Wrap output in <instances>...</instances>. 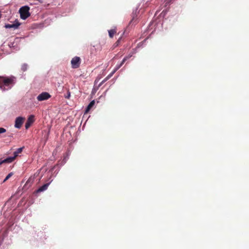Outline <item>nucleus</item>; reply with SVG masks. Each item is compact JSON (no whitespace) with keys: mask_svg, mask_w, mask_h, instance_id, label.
Listing matches in <instances>:
<instances>
[{"mask_svg":"<svg viewBox=\"0 0 249 249\" xmlns=\"http://www.w3.org/2000/svg\"><path fill=\"white\" fill-rule=\"evenodd\" d=\"M80 58L78 56L74 57L71 60V67L73 69L78 68L80 64Z\"/></svg>","mask_w":249,"mask_h":249,"instance_id":"20e7f679","label":"nucleus"},{"mask_svg":"<svg viewBox=\"0 0 249 249\" xmlns=\"http://www.w3.org/2000/svg\"><path fill=\"white\" fill-rule=\"evenodd\" d=\"M172 0H165V6H167L168 4H169L171 1H172Z\"/></svg>","mask_w":249,"mask_h":249,"instance_id":"aec40b11","label":"nucleus"},{"mask_svg":"<svg viewBox=\"0 0 249 249\" xmlns=\"http://www.w3.org/2000/svg\"><path fill=\"white\" fill-rule=\"evenodd\" d=\"M16 79L14 76L0 77V89L2 91L11 89L16 83Z\"/></svg>","mask_w":249,"mask_h":249,"instance_id":"f257e3e1","label":"nucleus"},{"mask_svg":"<svg viewBox=\"0 0 249 249\" xmlns=\"http://www.w3.org/2000/svg\"><path fill=\"white\" fill-rule=\"evenodd\" d=\"M116 33L115 29H111L108 30L109 36L110 37H113L114 34Z\"/></svg>","mask_w":249,"mask_h":249,"instance_id":"4468645a","label":"nucleus"},{"mask_svg":"<svg viewBox=\"0 0 249 249\" xmlns=\"http://www.w3.org/2000/svg\"><path fill=\"white\" fill-rule=\"evenodd\" d=\"M28 65L27 64H23L21 66V69L23 71H25L27 70Z\"/></svg>","mask_w":249,"mask_h":249,"instance_id":"dca6fc26","label":"nucleus"},{"mask_svg":"<svg viewBox=\"0 0 249 249\" xmlns=\"http://www.w3.org/2000/svg\"><path fill=\"white\" fill-rule=\"evenodd\" d=\"M107 79H108L107 78V77L104 80H103L101 83L99 84V87L101 86L102 85V84H103Z\"/></svg>","mask_w":249,"mask_h":249,"instance_id":"4be33fe9","label":"nucleus"},{"mask_svg":"<svg viewBox=\"0 0 249 249\" xmlns=\"http://www.w3.org/2000/svg\"><path fill=\"white\" fill-rule=\"evenodd\" d=\"M51 97V95L49 93L43 92L39 94L37 96V99L38 101H42L46 100Z\"/></svg>","mask_w":249,"mask_h":249,"instance_id":"423d86ee","label":"nucleus"},{"mask_svg":"<svg viewBox=\"0 0 249 249\" xmlns=\"http://www.w3.org/2000/svg\"><path fill=\"white\" fill-rule=\"evenodd\" d=\"M70 96H71V93H70V92H68L67 93V95L65 96V98L68 99L70 97Z\"/></svg>","mask_w":249,"mask_h":249,"instance_id":"412c9836","label":"nucleus"},{"mask_svg":"<svg viewBox=\"0 0 249 249\" xmlns=\"http://www.w3.org/2000/svg\"><path fill=\"white\" fill-rule=\"evenodd\" d=\"M124 64V63H123V61L121 62V63L120 64H118L116 66L115 68H114L115 71H117Z\"/></svg>","mask_w":249,"mask_h":249,"instance_id":"2eb2a0df","label":"nucleus"},{"mask_svg":"<svg viewBox=\"0 0 249 249\" xmlns=\"http://www.w3.org/2000/svg\"><path fill=\"white\" fill-rule=\"evenodd\" d=\"M116 71H115L114 70L107 77V78L109 79L110 77H111L113 74L116 72Z\"/></svg>","mask_w":249,"mask_h":249,"instance_id":"a211bd4d","label":"nucleus"},{"mask_svg":"<svg viewBox=\"0 0 249 249\" xmlns=\"http://www.w3.org/2000/svg\"><path fill=\"white\" fill-rule=\"evenodd\" d=\"M120 39H121V38L118 40V41H117V43H118L119 42Z\"/></svg>","mask_w":249,"mask_h":249,"instance_id":"5701e85b","label":"nucleus"},{"mask_svg":"<svg viewBox=\"0 0 249 249\" xmlns=\"http://www.w3.org/2000/svg\"><path fill=\"white\" fill-rule=\"evenodd\" d=\"M13 175V173L11 172L7 175L5 179H4L3 182H4L7 180H8Z\"/></svg>","mask_w":249,"mask_h":249,"instance_id":"f3484780","label":"nucleus"},{"mask_svg":"<svg viewBox=\"0 0 249 249\" xmlns=\"http://www.w3.org/2000/svg\"><path fill=\"white\" fill-rule=\"evenodd\" d=\"M6 129L3 127H0V134L6 132Z\"/></svg>","mask_w":249,"mask_h":249,"instance_id":"6ab92c4d","label":"nucleus"},{"mask_svg":"<svg viewBox=\"0 0 249 249\" xmlns=\"http://www.w3.org/2000/svg\"><path fill=\"white\" fill-rule=\"evenodd\" d=\"M24 118L21 117H18L16 119L15 127L17 128H20L23 123Z\"/></svg>","mask_w":249,"mask_h":249,"instance_id":"0eeeda50","label":"nucleus"},{"mask_svg":"<svg viewBox=\"0 0 249 249\" xmlns=\"http://www.w3.org/2000/svg\"><path fill=\"white\" fill-rule=\"evenodd\" d=\"M94 100H92V101H91L86 109V112H88L91 109V108L94 105Z\"/></svg>","mask_w":249,"mask_h":249,"instance_id":"f8f14e48","label":"nucleus"},{"mask_svg":"<svg viewBox=\"0 0 249 249\" xmlns=\"http://www.w3.org/2000/svg\"><path fill=\"white\" fill-rule=\"evenodd\" d=\"M69 154H66L64 156L63 160L61 161H59L58 164L56 165L53 167L50 171L53 172V171L55 169V168L56 167V166H59L60 167H61L63 165H64L66 163V162L69 159Z\"/></svg>","mask_w":249,"mask_h":249,"instance_id":"39448f33","label":"nucleus"},{"mask_svg":"<svg viewBox=\"0 0 249 249\" xmlns=\"http://www.w3.org/2000/svg\"><path fill=\"white\" fill-rule=\"evenodd\" d=\"M11 159L9 158V157H8L3 160H0V165L4 163H11L12 162L11 161Z\"/></svg>","mask_w":249,"mask_h":249,"instance_id":"ddd939ff","label":"nucleus"},{"mask_svg":"<svg viewBox=\"0 0 249 249\" xmlns=\"http://www.w3.org/2000/svg\"><path fill=\"white\" fill-rule=\"evenodd\" d=\"M147 39V38L144 39V41H145Z\"/></svg>","mask_w":249,"mask_h":249,"instance_id":"393cba45","label":"nucleus"},{"mask_svg":"<svg viewBox=\"0 0 249 249\" xmlns=\"http://www.w3.org/2000/svg\"><path fill=\"white\" fill-rule=\"evenodd\" d=\"M139 47H140V44H138V46H137V48H138Z\"/></svg>","mask_w":249,"mask_h":249,"instance_id":"b1692460","label":"nucleus"},{"mask_svg":"<svg viewBox=\"0 0 249 249\" xmlns=\"http://www.w3.org/2000/svg\"><path fill=\"white\" fill-rule=\"evenodd\" d=\"M34 115H30L29 118H28V120L25 124V128L26 129H28L30 126L31 125V124L34 122Z\"/></svg>","mask_w":249,"mask_h":249,"instance_id":"9d476101","label":"nucleus"},{"mask_svg":"<svg viewBox=\"0 0 249 249\" xmlns=\"http://www.w3.org/2000/svg\"><path fill=\"white\" fill-rule=\"evenodd\" d=\"M29 9L30 8L28 6H24L20 8L19 12L21 19L25 20L30 16Z\"/></svg>","mask_w":249,"mask_h":249,"instance_id":"f03ea898","label":"nucleus"},{"mask_svg":"<svg viewBox=\"0 0 249 249\" xmlns=\"http://www.w3.org/2000/svg\"><path fill=\"white\" fill-rule=\"evenodd\" d=\"M20 24L16 20H15V23L13 24H5L4 27L6 29L13 28L17 29L18 28Z\"/></svg>","mask_w":249,"mask_h":249,"instance_id":"6e6552de","label":"nucleus"},{"mask_svg":"<svg viewBox=\"0 0 249 249\" xmlns=\"http://www.w3.org/2000/svg\"><path fill=\"white\" fill-rule=\"evenodd\" d=\"M23 147H20V148H18L14 152V156H11V157H9V158H10L11 159V161L12 162L15 159H16V158L18 155V154L19 153H20L22 150H23Z\"/></svg>","mask_w":249,"mask_h":249,"instance_id":"1a4fd4ad","label":"nucleus"},{"mask_svg":"<svg viewBox=\"0 0 249 249\" xmlns=\"http://www.w3.org/2000/svg\"><path fill=\"white\" fill-rule=\"evenodd\" d=\"M58 172H59V170L58 171H57L56 172H55L54 173L53 175L49 178L50 182L48 183H47L44 184L43 185L41 186V187H40L36 190V192L37 193H39V192H43V191H45L46 190H47L49 185H50L51 182L53 181V178H54L56 176V175L58 174Z\"/></svg>","mask_w":249,"mask_h":249,"instance_id":"7ed1b4c3","label":"nucleus"},{"mask_svg":"<svg viewBox=\"0 0 249 249\" xmlns=\"http://www.w3.org/2000/svg\"><path fill=\"white\" fill-rule=\"evenodd\" d=\"M136 49H135V50H134L133 52L130 53L128 55L125 56L124 59H123V63H124L127 60H128L129 58H130L132 56V55L135 53H136Z\"/></svg>","mask_w":249,"mask_h":249,"instance_id":"9b49d317","label":"nucleus"}]
</instances>
